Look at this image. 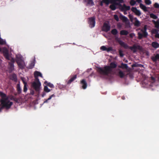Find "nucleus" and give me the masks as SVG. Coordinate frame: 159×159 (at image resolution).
<instances>
[{
    "instance_id": "obj_42",
    "label": "nucleus",
    "mask_w": 159,
    "mask_h": 159,
    "mask_svg": "<svg viewBox=\"0 0 159 159\" xmlns=\"http://www.w3.org/2000/svg\"><path fill=\"white\" fill-rule=\"evenodd\" d=\"M115 19L117 21H118L119 20V17L117 15H115L114 16Z\"/></svg>"
},
{
    "instance_id": "obj_50",
    "label": "nucleus",
    "mask_w": 159,
    "mask_h": 159,
    "mask_svg": "<svg viewBox=\"0 0 159 159\" xmlns=\"http://www.w3.org/2000/svg\"><path fill=\"white\" fill-rule=\"evenodd\" d=\"M136 1L138 3H140L142 2V0H136Z\"/></svg>"
},
{
    "instance_id": "obj_21",
    "label": "nucleus",
    "mask_w": 159,
    "mask_h": 159,
    "mask_svg": "<svg viewBox=\"0 0 159 159\" xmlns=\"http://www.w3.org/2000/svg\"><path fill=\"white\" fill-rule=\"evenodd\" d=\"M119 68H121L122 69H127L128 68V66L126 64H124L123 63H122L121 64L120 66H118Z\"/></svg>"
},
{
    "instance_id": "obj_34",
    "label": "nucleus",
    "mask_w": 159,
    "mask_h": 159,
    "mask_svg": "<svg viewBox=\"0 0 159 159\" xmlns=\"http://www.w3.org/2000/svg\"><path fill=\"white\" fill-rule=\"evenodd\" d=\"M34 62H32L30 64L29 67H28V68L29 69H31L34 67Z\"/></svg>"
},
{
    "instance_id": "obj_20",
    "label": "nucleus",
    "mask_w": 159,
    "mask_h": 159,
    "mask_svg": "<svg viewBox=\"0 0 159 159\" xmlns=\"http://www.w3.org/2000/svg\"><path fill=\"white\" fill-rule=\"evenodd\" d=\"M152 22L155 25V27L157 29H159V20L155 21L154 20H152Z\"/></svg>"
},
{
    "instance_id": "obj_40",
    "label": "nucleus",
    "mask_w": 159,
    "mask_h": 159,
    "mask_svg": "<svg viewBox=\"0 0 159 159\" xmlns=\"http://www.w3.org/2000/svg\"><path fill=\"white\" fill-rule=\"evenodd\" d=\"M5 43V41L0 37V44H4Z\"/></svg>"
},
{
    "instance_id": "obj_1",
    "label": "nucleus",
    "mask_w": 159,
    "mask_h": 159,
    "mask_svg": "<svg viewBox=\"0 0 159 159\" xmlns=\"http://www.w3.org/2000/svg\"><path fill=\"white\" fill-rule=\"evenodd\" d=\"M0 96L2 98L0 102L2 107L0 108V112H1L4 107L7 109H9L13 104V102H10L8 98L7 97L6 95L3 92H0Z\"/></svg>"
},
{
    "instance_id": "obj_38",
    "label": "nucleus",
    "mask_w": 159,
    "mask_h": 159,
    "mask_svg": "<svg viewBox=\"0 0 159 159\" xmlns=\"http://www.w3.org/2000/svg\"><path fill=\"white\" fill-rule=\"evenodd\" d=\"M119 54L120 57H122L124 56V54L123 53V51L121 50H119Z\"/></svg>"
},
{
    "instance_id": "obj_39",
    "label": "nucleus",
    "mask_w": 159,
    "mask_h": 159,
    "mask_svg": "<svg viewBox=\"0 0 159 159\" xmlns=\"http://www.w3.org/2000/svg\"><path fill=\"white\" fill-rule=\"evenodd\" d=\"M100 49L102 51H106L107 50V48L106 47V46H102L100 48Z\"/></svg>"
},
{
    "instance_id": "obj_25",
    "label": "nucleus",
    "mask_w": 159,
    "mask_h": 159,
    "mask_svg": "<svg viewBox=\"0 0 159 159\" xmlns=\"http://www.w3.org/2000/svg\"><path fill=\"white\" fill-rule=\"evenodd\" d=\"M140 7L141 9H143L144 11H147L146 7L142 3H140Z\"/></svg>"
},
{
    "instance_id": "obj_47",
    "label": "nucleus",
    "mask_w": 159,
    "mask_h": 159,
    "mask_svg": "<svg viewBox=\"0 0 159 159\" xmlns=\"http://www.w3.org/2000/svg\"><path fill=\"white\" fill-rule=\"evenodd\" d=\"M103 3H104V2H103V0H102V1H101L100 2V5L101 6H102L103 5Z\"/></svg>"
},
{
    "instance_id": "obj_32",
    "label": "nucleus",
    "mask_w": 159,
    "mask_h": 159,
    "mask_svg": "<svg viewBox=\"0 0 159 159\" xmlns=\"http://www.w3.org/2000/svg\"><path fill=\"white\" fill-rule=\"evenodd\" d=\"M159 30L156 29H153L152 30L151 32L153 34H157L158 33Z\"/></svg>"
},
{
    "instance_id": "obj_30",
    "label": "nucleus",
    "mask_w": 159,
    "mask_h": 159,
    "mask_svg": "<svg viewBox=\"0 0 159 159\" xmlns=\"http://www.w3.org/2000/svg\"><path fill=\"white\" fill-rule=\"evenodd\" d=\"M118 75L121 78H123L125 76V74L122 71L120 70L118 73Z\"/></svg>"
},
{
    "instance_id": "obj_7",
    "label": "nucleus",
    "mask_w": 159,
    "mask_h": 159,
    "mask_svg": "<svg viewBox=\"0 0 159 159\" xmlns=\"http://www.w3.org/2000/svg\"><path fill=\"white\" fill-rule=\"evenodd\" d=\"M88 23L89 24V26L91 28L94 27L95 26V18L94 16L88 18Z\"/></svg>"
},
{
    "instance_id": "obj_51",
    "label": "nucleus",
    "mask_w": 159,
    "mask_h": 159,
    "mask_svg": "<svg viewBox=\"0 0 159 159\" xmlns=\"http://www.w3.org/2000/svg\"><path fill=\"white\" fill-rule=\"evenodd\" d=\"M138 65H139V67H142L143 66V65L142 64H138Z\"/></svg>"
},
{
    "instance_id": "obj_28",
    "label": "nucleus",
    "mask_w": 159,
    "mask_h": 159,
    "mask_svg": "<svg viewBox=\"0 0 159 159\" xmlns=\"http://www.w3.org/2000/svg\"><path fill=\"white\" fill-rule=\"evenodd\" d=\"M84 1L86 2L87 4L93 5V2L92 0H84Z\"/></svg>"
},
{
    "instance_id": "obj_52",
    "label": "nucleus",
    "mask_w": 159,
    "mask_h": 159,
    "mask_svg": "<svg viewBox=\"0 0 159 159\" xmlns=\"http://www.w3.org/2000/svg\"><path fill=\"white\" fill-rule=\"evenodd\" d=\"M124 14H125V15H126L127 14V13L126 12V11H124Z\"/></svg>"
},
{
    "instance_id": "obj_55",
    "label": "nucleus",
    "mask_w": 159,
    "mask_h": 159,
    "mask_svg": "<svg viewBox=\"0 0 159 159\" xmlns=\"http://www.w3.org/2000/svg\"><path fill=\"white\" fill-rule=\"evenodd\" d=\"M1 60H0V64H1Z\"/></svg>"
},
{
    "instance_id": "obj_19",
    "label": "nucleus",
    "mask_w": 159,
    "mask_h": 159,
    "mask_svg": "<svg viewBox=\"0 0 159 159\" xmlns=\"http://www.w3.org/2000/svg\"><path fill=\"white\" fill-rule=\"evenodd\" d=\"M152 47L157 48L159 47V44L156 42H153L151 44Z\"/></svg>"
},
{
    "instance_id": "obj_53",
    "label": "nucleus",
    "mask_w": 159,
    "mask_h": 159,
    "mask_svg": "<svg viewBox=\"0 0 159 159\" xmlns=\"http://www.w3.org/2000/svg\"><path fill=\"white\" fill-rule=\"evenodd\" d=\"M122 99H123V100H124L125 99V97H124V96H122Z\"/></svg>"
},
{
    "instance_id": "obj_11",
    "label": "nucleus",
    "mask_w": 159,
    "mask_h": 159,
    "mask_svg": "<svg viewBox=\"0 0 159 159\" xmlns=\"http://www.w3.org/2000/svg\"><path fill=\"white\" fill-rule=\"evenodd\" d=\"M34 77H35V80L36 81H39V80L38 78V77L40 76L41 77H43L42 75L41 72L39 71H35L34 72Z\"/></svg>"
},
{
    "instance_id": "obj_49",
    "label": "nucleus",
    "mask_w": 159,
    "mask_h": 159,
    "mask_svg": "<svg viewBox=\"0 0 159 159\" xmlns=\"http://www.w3.org/2000/svg\"><path fill=\"white\" fill-rule=\"evenodd\" d=\"M129 17L130 18V20H132V19H133V17H132V16H131L130 15H129Z\"/></svg>"
},
{
    "instance_id": "obj_9",
    "label": "nucleus",
    "mask_w": 159,
    "mask_h": 159,
    "mask_svg": "<svg viewBox=\"0 0 159 159\" xmlns=\"http://www.w3.org/2000/svg\"><path fill=\"white\" fill-rule=\"evenodd\" d=\"M110 26L108 24L105 23H104L102 28V30L107 32L110 30Z\"/></svg>"
},
{
    "instance_id": "obj_18",
    "label": "nucleus",
    "mask_w": 159,
    "mask_h": 159,
    "mask_svg": "<svg viewBox=\"0 0 159 159\" xmlns=\"http://www.w3.org/2000/svg\"><path fill=\"white\" fill-rule=\"evenodd\" d=\"M10 79L12 80L16 81L17 80L16 75L15 74H11L10 76Z\"/></svg>"
},
{
    "instance_id": "obj_29",
    "label": "nucleus",
    "mask_w": 159,
    "mask_h": 159,
    "mask_svg": "<svg viewBox=\"0 0 159 159\" xmlns=\"http://www.w3.org/2000/svg\"><path fill=\"white\" fill-rule=\"evenodd\" d=\"M118 33V32L117 30L116 29H112L111 30V33L113 35H116Z\"/></svg>"
},
{
    "instance_id": "obj_48",
    "label": "nucleus",
    "mask_w": 159,
    "mask_h": 159,
    "mask_svg": "<svg viewBox=\"0 0 159 159\" xmlns=\"http://www.w3.org/2000/svg\"><path fill=\"white\" fill-rule=\"evenodd\" d=\"M10 99L11 100H15V101H16V100H15V98H14V97L13 96H12L11 98H10Z\"/></svg>"
},
{
    "instance_id": "obj_2",
    "label": "nucleus",
    "mask_w": 159,
    "mask_h": 159,
    "mask_svg": "<svg viewBox=\"0 0 159 159\" xmlns=\"http://www.w3.org/2000/svg\"><path fill=\"white\" fill-rule=\"evenodd\" d=\"M110 65V66H105L104 68L98 67L97 68V71L101 74L107 75L111 70V68H115L117 66L116 64L113 62H111Z\"/></svg>"
},
{
    "instance_id": "obj_15",
    "label": "nucleus",
    "mask_w": 159,
    "mask_h": 159,
    "mask_svg": "<svg viewBox=\"0 0 159 159\" xmlns=\"http://www.w3.org/2000/svg\"><path fill=\"white\" fill-rule=\"evenodd\" d=\"M77 75H72L68 81L67 84H70L73 81L75 80L77 78Z\"/></svg>"
},
{
    "instance_id": "obj_26",
    "label": "nucleus",
    "mask_w": 159,
    "mask_h": 159,
    "mask_svg": "<svg viewBox=\"0 0 159 159\" xmlns=\"http://www.w3.org/2000/svg\"><path fill=\"white\" fill-rule=\"evenodd\" d=\"M120 18L123 22H126L128 20V19L126 17L123 15H120Z\"/></svg>"
},
{
    "instance_id": "obj_16",
    "label": "nucleus",
    "mask_w": 159,
    "mask_h": 159,
    "mask_svg": "<svg viewBox=\"0 0 159 159\" xmlns=\"http://www.w3.org/2000/svg\"><path fill=\"white\" fill-rule=\"evenodd\" d=\"M151 59L154 62H156L157 60L159 59V54H157L155 57H151Z\"/></svg>"
},
{
    "instance_id": "obj_17",
    "label": "nucleus",
    "mask_w": 159,
    "mask_h": 159,
    "mask_svg": "<svg viewBox=\"0 0 159 159\" xmlns=\"http://www.w3.org/2000/svg\"><path fill=\"white\" fill-rule=\"evenodd\" d=\"M135 20L134 22V25L137 27H139L140 25V23L139 21L137 19V18L135 17L134 18Z\"/></svg>"
},
{
    "instance_id": "obj_5",
    "label": "nucleus",
    "mask_w": 159,
    "mask_h": 159,
    "mask_svg": "<svg viewBox=\"0 0 159 159\" xmlns=\"http://www.w3.org/2000/svg\"><path fill=\"white\" fill-rule=\"evenodd\" d=\"M147 26L145 25L143 29H141V31L142 33L139 32L138 33V38L139 39H142L143 37L147 38L148 35V33L147 31Z\"/></svg>"
},
{
    "instance_id": "obj_36",
    "label": "nucleus",
    "mask_w": 159,
    "mask_h": 159,
    "mask_svg": "<svg viewBox=\"0 0 159 159\" xmlns=\"http://www.w3.org/2000/svg\"><path fill=\"white\" fill-rule=\"evenodd\" d=\"M129 3L131 6H133L136 4V2L134 0H131Z\"/></svg>"
},
{
    "instance_id": "obj_3",
    "label": "nucleus",
    "mask_w": 159,
    "mask_h": 159,
    "mask_svg": "<svg viewBox=\"0 0 159 159\" xmlns=\"http://www.w3.org/2000/svg\"><path fill=\"white\" fill-rule=\"evenodd\" d=\"M115 40L121 46L123 47L125 49L129 48L133 51L134 53H135L136 52L137 49L140 50L141 49V47L139 45L136 46L134 45L133 46L129 47L127 44L125 43L118 37H116Z\"/></svg>"
},
{
    "instance_id": "obj_37",
    "label": "nucleus",
    "mask_w": 159,
    "mask_h": 159,
    "mask_svg": "<svg viewBox=\"0 0 159 159\" xmlns=\"http://www.w3.org/2000/svg\"><path fill=\"white\" fill-rule=\"evenodd\" d=\"M145 2L146 4L149 5L151 4V2L150 0H145Z\"/></svg>"
},
{
    "instance_id": "obj_31",
    "label": "nucleus",
    "mask_w": 159,
    "mask_h": 159,
    "mask_svg": "<svg viewBox=\"0 0 159 159\" xmlns=\"http://www.w3.org/2000/svg\"><path fill=\"white\" fill-rule=\"evenodd\" d=\"M150 16L151 18L155 19H157V16L153 13L150 14Z\"/></svg>"
},
{
    "instance_id": "obj_35",
    "label": "nucleus",
    "mask_w": 159,
    "mask_h": 159,
    "mask_svg": "<svg viewBox=\"0 0 159 159\" xmlns=\"http://www.w3.org/2000/svg\"><path fill=\"white\" fill-rule=\"evenodd\" d=\"M55 97V95L54 94L50 96L48 99H46V100L44 101V103L48 102V101L50 100L52 98V97Z\"/></svg>"
},
{
    "instance_id": "obj_24",
    "label": "nucleus",
    "mask_w": 159,
    "mask_h": 159,
    "mask_svg": "<svg viewBox=\"0 0 159 159\" xmlns=\"http://www.w3.org/2000/svg\"><path fill=\"white\" fill-rule=\"evenodd\" d=\"M23 82V83L24 84L23 91L25 92H26L27 90V83L24 80H22Z\"/></svg>"
},
{
    "instance_id": "obj_13",
    "label": "nucleus",
    "mask_w": 159,
    "mask_h": 159,
    "mask_svg": "<svg viewBox=\"0 0 159 159\" xmlns=\"http://www.w3.org/2000/svg\"><path fill=\"white\" fill-rule=\"evenodd\" d=\"M116 2H117V1H115V2H110L111 3H112V4L110 6V8L113 11L115 10L116 9V6L119 5V4L120 3L119 2H118L119 3H118ZM117 2H118L117 1Z\"/></svg>"
},
{
    "instance_id": "obj_10",
    "label": "nucleus",
    "mask_w": 159,
    "mask_h": 159,
    "mask_svg": "<svg viewBox=\"0 0 159 159\" xmlns=\"http://www.w3.org/2000/svg\"><path fill=\"white\" fill-rule=\"evenodd\" d=\"M119 6L121 11H129L130 8V6H126L125 4H124L123 5L120 4Z\"/></svg>"
},
{
    "instance_id": "obj_44",
    "label": "nucleus",
    "mask_w": 159,
    "mask_h": 159,
    "mask_svg": "<svg viewBox=\"0 0 159 159\" xmlns=\"http://www.w3.org/2000/svg\"><path fill=\"white\" fill-rule=\"evenodd\" d=\"M132 66V67H139L138 64L136 63L133 64Z\"/></svg>"
},
{
    "instance_id": "obj_43",
    "label": "nucleus",
    "mask_w": 159,
    "mask_h": 159,
    "mask_svg": "<svg viewBox=\"0 0 159 159\" xmlns=\"http://www.w3.org/2000/svg\"><path fill=\"white\" fill-rule=\"evenodd\" d=\"M154 7L155 8H159V4L157 3H156L154 4Z\"/></svg>"
},
{
    "instance_id": "obj_6",
    "label": "nucleus",
    "mask_w": 159,
    "mask_h": 159,
    "mask_svg": "<svg viewBox=\"0 0 159 159\" xmlns=\"http://www.w3.org/2000/svg\"><path fill=\"white\" fill-rule=\"evenodd\" d=\"M32 85L36 91L39 92L40 91L41 84L39 80L38 81L34 80V81L32 83Z\"/></svg>"
},
{
    "instance_id": "obj_27",
    "label": "nucleus",
    "mask_w": 159,
    "mask_h": 159,
    "mask_svg": "<svg viewBox=\"0 0 159 159\" xmlns=\"http://www.w3.org/2000/svg\"><path fill=\"white\" fill-rule=\"evenodd\" d=\"M44 84L51 88H53L54 87V86L52 84L50 83H48L47 81H45Z\"/></svg>"
},
{
    "instance_id": "obj_54",
    "label": "nucleus",
    "mask_w": 159,
    "mask_h": 159,
    "mask_svg": "<svg viewBox=\"0 0 159 159\" xmlns=\"http://www.w3.org/2000/svg\"><path fill=\"white\" fill-rule=\"evenodd\" d=\"M2 50V49L1 48H0V52Z\"/></svg>"
},
{
    "instance_id": "obj_41",
    "label": "nucleus",
    "mask_w": 159,
    "mask_h": 159,
    "mask_svg": "<svg viewBox=\"0 0 159 159\" xmlns=\"http://www.w3.org/2000/svg\"><path fill=\"white\" fill-rule=\"evenodd\" d=\"M113 51V48H112L111 47H110L108 48H107V50L106 51L107 52H109L111 51Z\"/></svg>"
},
{
    "instance_id": "obj_23",
    "label": "nucleus",
    "mask_w": 159,
    "mask_h": 159,
    "mask_svg": "<svg viewBox=\"0 0 159 159\" xmlns=\"http://www.w3.org/2000/svg\"><path fill=\"white\" fill-rule=\"evenodd\" d=\"M129 33L126 30H122L120 32V34L121 35H126L128 34Z\"/></svg>"
},
{
    "instance_id": "obj_14",
    "label": "nucleus",
    "mask_w": 159,
    "mask_h": 159,
    "mask_svg": "<svg viewBox=\"0 0 159 159\" xmlns=\"http://www.w3.org/2000/svg\"><path fill=\"white\" fill-rule=\"evenodd\" d=\"M80 84L82 85V88L85 89L87 86V84L84 79H83L80 81Z\"/></svg>"
},
{
    "instance_id": "obj_56",
    "label": "nucleus",
    "mask_w": 159,
    "mask_h": 159,
    "mask_svg": "<svg viewBox=\"0 0 159 159\" xmlns=\"http://www.w3.org/2000/svg\"><path fill=\"white\" fill-rule=\"evenodd\" d=\"M152 79H154V78L153 77H152Z\"/></svg>"
},
{
    "instance_id": "obj_4",
    "label": "nucleus",
    "mask_w": 159,
    "mask_h": 159,
    "mask_svg": "<svg viewBox=\"0 0 159 159\" xmlns=\"http://www.w3.org/2000/svg\"><path fill=\"white\" fill-rule=\"evenodd\" d=\"M3 55L6 58L10 61L9 62V69L11 71H12L14 69V63L15 62V60L14 58H11L10 59L9 55L8 53V51L6 49H3Z\"/></svg>"
},
{
    "instance_id": "obj_45",
    "label": "nucleus",
    "mask_w": 159,
    "mask_h": 159,
    "mask_svg": "<svg viewBox=\"0 0 159 159\" xmlns=\"http://www.w3.org/2000/svg\"><path fill=\"white\" fill-rule=\"evenodd\" d=\"M129 37L131 38H133L134 36V33H131L129 35Z\"/></svg>"
},
{
    "instance_id": "obj_33",
    "label": "nucleus",
    "mask_w": 159,
    "mask_h": 159,
    "mask_svg": "<svg viewBox=\"0 0 159 159\" xmlns=\"http://www.w3.org/2000/svg\"><path fill=\"white\" fill-rule=\"evenodd\" d=\"M44 91L46 92H49L51 90L48 89L47 86H45L44 88Z\"/></svg>"
},
{
    "instance_id": "obj_46",
    "label": "nucleus",
    "mask_w": 159,
    "mask_h": 159,
    "mask_svg": "<svg viewBox=\"0 0 159 159\" xmlns=\"http://www.w3.org/2000/svg\"><path fill=\"white\" fill-rule=\"evenodd\" d=\"M155 36L156 38L159 39V34L158 33H157L155 35Z\"/></svg>"
},
{
    "instance_id": "obj_8",
    "label": "nucleus",
    "mask_w": 159,
    "mask_h": 159,
    "mask_svg": "<svg viewBox=\"0 0 159 159\" xmlns=\"http://www.w3.org/2000/svg\"><path fill=\"white\" fill-rule=\"evenodd\" d=\"M16 61L20 69H22L24 68L25 65L21 59L17 57L16 58Z\"/></svg>"
},
{
    "instance_id": "obj_12",
    "label": "nucleus",
    "mask_w": 159,
    "mask_h": 159,
    "mask_svg": "<svg viewBox=\"0 0 159 159\" xmlns=\"http://www.w3.org/2000/svg\"><path fill=\"white\" fill-rule=\"evenodd\" d=\"M131 10L138 16H140L141 14L140 10L137 9L136 7H132L131 8Z\"/></svg>"
},
{
    "instance_id": "obj_22",
    "label": "nucleus",
    "mask_w": 159,
    "mask_h": 159,
    "mask_svg": "<svg viewBox=\"0 0 159 159\" xmlns=\"http://www.w3.org/2000/svg\"><path fill=\"white\" fill-rule=\"evenodd\" d=\"M16 90L18 94H20L21 92V89L19 84H17L16 86Z\"/></svg>"
}]
</instances>
